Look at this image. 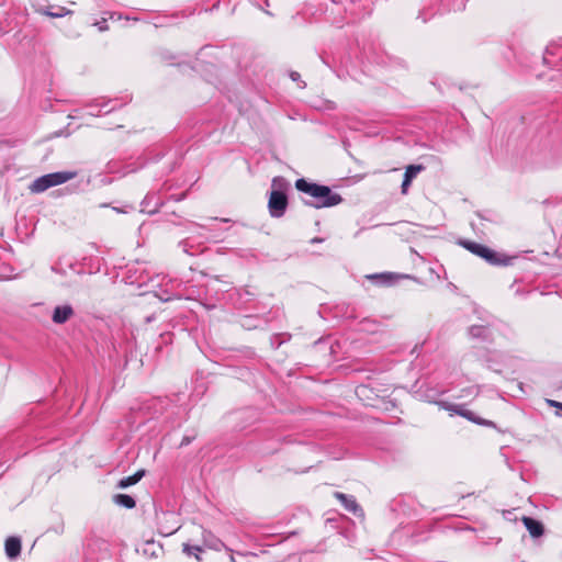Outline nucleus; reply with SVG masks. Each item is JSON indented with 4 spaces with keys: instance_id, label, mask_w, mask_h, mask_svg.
<instances>
[{
    "instance_id": "obj_1",
    "label": "nucleus",
    "mask_w": 562,
    "mask_h": 562,
    "mask_svg": "<svg viewBox=\"0 0 562 562\" xmlns=\"http://www.w3.org/2000/svg\"><path fill=\"white\" fill-rule=\"evenodd\" d=\"M295 188L300 192L316 199V207H330L342 201L341 196L338 193H334L329 187L308 182L304 178L295 181Z\"/></svg>"
},
{
    "instance_id": "obj_2",
    "label": "nucleus",
    "mask_w": 562,
    "mask_h": 562,
    "mask_svg": "<svg viewBox=\"0 0 562 562\" xmlns=\"http://www.w3.org/2000/svg\"><path fill=\"white\" fill-rule=\"evenodd\" d=\"M288 182L282 177H274L271 181V192L268 200V209L273 217H281L288 207L285 189Z\"/></svg>"
},
{
    "instance_id": "obj_3",
    "label": "nucleus",
    "mask_w": 562,
    "mask_h": 562,
    "mask_svg": "<svg viewBox=\"0 0 562 562\" xmlns=\"http://www.w3.org/2000/svg\"><path fill=\"white\" fill-rule=\"evenodd\" d=\"M76 172L71 171H59V172H53L45 176H42L37 178L33 183L30 186V190L33 193H41L48 188L63 184L76 177Z\"/></svg>"
},
{
    "instance_id": "obj_4",
    "label": "nucleus",
    "mask_w": 562,
    "mask_h": 562,
    "mask_svg": "<svg viewBox=\"0 0 562 562\" xmlns=\"http://www.w3.org/2000/svg\"><path fill=\"white\" fill-rule=\"evenodd\" d=\"M334 497L341 503L347 512L356 516H363V510L353 496H349L340 492H335Z\"/></svg>"
},
{
    "instance_id": "obj_5",
    "label": "nucleus",
    "mask_w": 562,
    "mask_h": 562,
    "mask_svg": "<svg viewBox=\"0 0 562 562\" xmlns=\"http://www.w3.org/2000/svg\"><path fill=\"white\" fill-rule=\"evenodd\" d=\"M483 259L492 266L506 267L512 265L514 257L507 256L504 252H498L492 248H488Z\"/></svg>"
},
{
    "instance_id": "obj_6",
    "label": "nucleus",
    "mask_w": 562,
    "mask_h": 562,
    "mask_svg": "<svg viewBox=\"0 0 562 562\" xmlns=\"http://www.w3.org/2000/svg\"><path fill=\"white\" fill-rule=\"evenodd\" d=\"M425 170V166L423 165H408L405 169L404 179L401 186V191L403 194H407L408 188L412 181L417 177V175Z\"/></svg>"
},
{
    "instance_id": "obj_7",
    "label": "nucleus",
    "mask_w": 562,
    "mask_h": 562,
    "mask_svg": "<svg viewBox=\"0 0 562 562\" xmlns=\"http://www.w3.org/2000/svg\"><path fill=\"white\" fill-rule=\"evenodd\" d=\"M74 316V308L70 305L56 306L52 319L56 324H64Z\"/></svg>"
},
{
    "instance_id": "obj_8",
    "label": "nucleus",
    "mask_w": 562,
    "mask_h": 562,
    "mask_svg": "<svg viewBox=\"0 0 562 562\" xmlns=\"http://www.w3.org/2000/svg\"><path fill=\"white\" fill-rule=\"evenodd\" d=\"M521 521L531 537L539 538L543 535L544 528L540 521L528 516H524Z\"/></svg>"
},
{
    "instance_id": "obj_9",
    "label": "nucleus",
    "mask_w": 562,
    "mask_h": 562,
    "mask_svg": "<svg viewBox=\"0 0 562 562\" xmlns=\"http://www.w3.org/2000/svg\"><path fill=\"white\" fill-rule=\"evenodd\" d=\"M460 245L467 249L468 251H470L471 254L480 257L483 259V257L485 256V252L487 251V249L490 247L485 246V245H482V244H479V243H475V241H471V240H461L460 241Z\"/></svg>"
},
{
    "instance_id": "obj_10",
    "label": "nucleus",
    "mask_w": 562,
    "mask_h": 562,
    "mask_svg": "<svg viewBox=\"0 0 562 562\" xmlns=\"http://www.w3.org/2000/svg\"><path fill=\"white\" fill-rule=\"evenodd\" d=\"M453 414H457L459 416H462L467 418L470 422H473L477 425H487V422L476 417L475 414L467 408H464L463 405L453 406Z\"/></svg>"
},
{
    "instance_id": "obj_11",
    "label": "nucleus",
    "mask_w": 562,
    "mask_h": 562,
    "mask_svg": "<svg viewBox=\"0 0 562 562\" xmlns=\"http://www.w3.org/2000/svg\"><path fill=\"white\" fill-rule=\"evenodd\" d=\"M5 553L10 559H15L21 553V541L19 538L10 537L5 540Z\"/></svg>"
},
{
    "instance_id": "obj_12",
    "label": "nucleus",
    "mask_w": 562,
    "mask_h": 562,
    "mask_svg": "<svg viewBox=\"0 0 562 562\" xmlns=\"http://www.w3.org/2000/svg\"><path fill=\"white\" fill-rule=\"evenodd\" d=\"M145 475V470H138L136 473H134L133 475H130V476H126V477H123L120 482H119V487L121 488H126L128 486H132L136 483H138L142 477Z\"/></svg>"
},
{
    "instance_id": "obj_13",
    "label": "nucleus",
    "mask_w": 562,
    "mask_h": 562,
    "mask_svg": "<svg viewBox=\"0 0 562 562\" xmlns=\"http://www.w3.org/2000/svg\"><path fill=\"white\" fill-rule=\"evenodd\" d=\"M114 502L125 508H134L136 506L135 499L127 494H116L114 496Z\"/></svg>"
},
{
    "instance_id": "obj_14",
    "label": "nucleus",
    "mask_w": 562,
    "mask_h": 562,
    "mask_svg": "<svg viewBox=\"0 0 562 562\" xmlns=\"http://www.w3.org/2000/svg\"><path fill=\"white\" fill-rule=\"evenodd\" d=\"M113 18V14L110 12H104L100 20H94L92 25L98 27L100 32H105L109 30L108 21Z\"/></svg>"
},
{
    "instance_id": "obj_15",
    "label": "nucleus",
    "mask_w": 562,
    "mask_h": 562,
    "mask_svg": "<svg viewBox=\"0 0 562 562\" xmlns=\"http://www.w3.org/2000/svg\"><path fill=\"white\" fill-rule=\"evenodd\" d=\"M369 278H372V279L379 278V279H382L385 283L390 284L393 281L400 279L401 276L395 274V273H382V274L370 276Z\"/></svg>"
},
{
    "instance_id": "obj_16",
    "label": "nucleus",
    "mask_w": 562,
    "mask_h": 562,
    "mask_svg": "<svg viewBox=\"0 0 562 562\" xmlns=\"http://www.w3.org/2000/svg\"><path fill=\"white\" fill-rule=\"evenodd\" d=\"M184 551L189 554L194 553V551H201L199 547H190L189 544H184Z\"/></svg>"
},
{
    "instance_id": "obj_17",
    "label": "nucleus",
    "mask_w": 562,
    "mask_h": 562,
    "mask_svg": "<svg viewBox=\"0 0 562 562\" xmlns=\"http://www.w3.org/2000/svg\"><path fill=\"white\" fill-rule=\"evenodd\" d=\"M440 405L442 408L450 412L451 414H453V406H457L456 404H448V403H440Z\"/></svg>"
},
{
    "instance_id": "obj_18",
    "label": "nucleus",
    "mask_w": 562,
    "mask_h": 562,
    "mask_svg": "<svg viewBox=\"0 0 562 562\" xmlns=\"http://www.w3.org/2000/svg\"><path fill=\"white\" fill-rule=\"evenodd\" d=\"M299 78H300V74L299 72H295V71L291 72V79L292 80L296 81V80H299Z\"/></svg>"
},
{
    "instance_id": "obj_19",
    "label": "nucleus",
    "mask_w": 562,
    "mask_h": 562,
    "mask_svg": "<svg viewBox=\"0 0 562 562\" xmlns=\"http://www.w3.org/2000/svg\"><path fill=\"white\" fill-rule=\"evenodd\" d=\"M548 402H549V404H550L551 406H554V407H558V408H559V404H561L560 402H555V401H552V400H550V401H548Z\"/></svg>"
},
{
    "instance_id": "obj_20",
    "label": "nucleus",
    "mask_w": 562,
    "mask_h": 562,
    "mask_svg": "<svg viewBox=\"0 0 562 562\" xmlns=\"http://www.w3.org/2000/svg\"><path fill=\"white\" fill-rule=\"evenodd\" d=\"M46 14L49 15V16H54V18L55 16H61L60 13H55V12H46Z\"/></svg>"
},
{
    "instance_id": "obj_21",
    "label": "nucleus",
    "mask_w": 562,
    "mask_h": 562,
    "mask_svg": "<svg viewBox=\"0 0 562 562\" xmlns=\"http://www.w3.org/2000/svg\"><path fill=\"white\" fill-rule=\"evenodd\" d=\"M366 390H367V387H364V386L360 389L361 392H364Z\"/></svg>"
},
{
    "instance_id": "obj_22",
    "label": "nucleus",
    "mask_w": 562,
    "mask_h": 562,
    "mask_svg": "<svg viewBox=\"0 0 562 562\" xmlns=\"http://www.w3.org/2000/svg\"><path fill=\"white\" fill-rule=\"evenodd\" d=\"M559 408H561V409H562V403H561V404H559Z\"/></svg>"
}]
</instances>
